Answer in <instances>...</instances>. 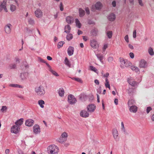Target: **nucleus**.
<instances>
[{"instance_id":"nucleus-48","label":"nucleus","mask_w":154,"mask_h":154,"mask_svg":"<svg viewBox=\"0 0 154 154\" xmlns=\"http://www.w3.org/2000/svg\"><path fill=\"white\" fill-rule=\"evenodd\" d=\"M152 108L150 106L147 107L146 108V112L148 114L152 110Z\"/></svg>"},{"instance_id":"nucleus-13","label":"nucleus","mask_w":154,"mask_h":154,"mask_svg":"<svg viewBox=\"0 0 154 154\" xmlns=\"http://www.w3.org/2000/svg\"><path fill=\"white\" fill-rule=\"evenodd\" d=\"M139 66L140 67L144 68L147 66L146 61L144 60H141L140 62Z\"/></svg>"},{"instance_id":"nucleus-28","label":"nucleus","mask_w":154,"mask_h":154,"mask_svg":"<svg viewBox=\"0 0 154 154\" xmlns=\"http://www.w3.org/2000/svg\"><path fill=\"white\" fill-rule=\"evenodd\" d=\"M38 104L42 108L44 107V105L45 104V102L42 100H40L38 101Z\"/></svg>"},{"instance_id":"nucleus-32","label":"nucleus","mask_w":154,"mask_h":154,"mask_svg":"<svg viewBox=\"0 0 154 154\" xmlns=\"http://www.w3.org/2000/svg\"><path fill=\"white\" fill-rule=\"evenodd\" d=\"M148 52L149 54L151 56H153L154 55V52L153 51V49L150 47L148 49Z\"/></svg>"},{"instance_id":"nucleus-49","label":"nucleus","mask_w":154,"mask_h":154,"mask_svg":"<svg viewBox=\"0 0 154 154\" xmlns=\"http://www.w3.org/2000/svg\"><path fill=\"white\" fill-rule=\"evenodd\" d=\"M59 7L60 8V10L61 11H62L63 10V4L62 2H61L60 3L59 5Z\"/></svg>"},{"instance_id":"nucleus-29","label":"nucleus","mask_w":154,"mask_h":154,"mask_svg":"<svg viewBox=\"0 0 154 154\" xmlns=\"http://www.w3.org/2000/svg\"><path fill=\"white\" fill-rule=\"evenodd\" d=\"M64 63L65 64L68 66L69 67H70L71 66V64L70 62L68 60V58L67 57H66L64 60Z\"/></svg>"},{"instance_id":"nucleus-17","label":"nucleus","mask_w":154,"mask_h":154,"mask_svg":"<svg viewBox=\"0 0 154 154\" xmlns=\"http://www.w3.org/2000/svg\"><path fill=\"white\" fill-rule=\"evenodd\" d=\"M108 19L110 21H114L116 18L115 15L113 13L110 14L108 16Z\"/></svg>"},{"instance_id":"nucleus-50","label":"nucleus","mask_w":154,"mask_h":154,"mask_svg":"<svg viewBox=\"0 0 154 154\" xmlns=\"http://www.w3.org/2000/svg\"><path fill=\"white\" fill-rule=\"evenodd\" d=\"M7 109V107L6 106H2V109H1V111L2 112H3L4 111H5Z\"/></svg>"},{"instance_id":"nucleus-51","label":"nucleus","mask_w":154,"mask_h":154,"mask_svg":"<svg viewBox=\"0 0 154 154\" xmlns=\"http://www.w3.org/2000/svg\"><path fill=\"white\" fill-rule=\"evenodd\" d=\"M136 30H134L133 32V37L134 38H135L136 37Z\"/></svg>"},{"instance_id":"nucleus-60","label":"nucleus","mask_w":154,"mask_h":154,"mask_svg":"<svg viewBox=\"0 0 154 154\" xmlns=\"http://www.w3.org/2000/svg\"><path fill=\"white\" fill-rule=\"evenodd\" d=\"M95 83L97 85H99V81L97 79H95L94 80Z\"/></svg>"},{"instance_id":"nucleus-46","label":"nucleus","mask_w":154,"mask_h":154,"mask_svg":"<svg viewBox=\"0 0 154 154\" xmlns=\"http://www.w3.org/2000/svg\"><path fill=\"white\" fill-rule=\"evenodd\" d=\"M138 3L139 5L141 7H143L144 6V3L143 2L142 0H138Z\"/></svg>"},{"instance_id":"nucleus-20","label":"nucleus","mask_w":154,"mask_h":154,"mask_svg":"<svg viewBox=\"0 0 154 154\" xmlns=\"http://www.w3.org/2000/svg\"><path fill=\"white\" fill-rule=\"evenodd\" d=\"M20 78L22 80H25L28 77V74L27 73H21L20 75Z\"/></svg>"},{"instance_id":"nucleus-55","label":"nucleus","mask_w":154,"mask_h":154,"mask_svg":"<svg viewBox=\"0 0 154 154\" xmlns=\"http://www.w3.org/2000/svg\"><path fill=\"white\" fill-rule=\"evenodd\" d=\"M113 59L112 57H109L108 59V60L109 62H111L113 60Z\"/></svg>"},{"instance_id":"nucleus-6","label":"nucleus","mask_w":154,"mask_h":154,"mask_svg":"<svg viewBox=\"0 0 154 154\" xmlns=\"http://www.w3.org/2000/svg\"><path fill=\"white\" fill-rule=\"evenodd\" d=\"M20 128L17 124L13 125L11 129V131L12 133L17 134L19 131Z\"/></svg>"},{"instance_id":"nucleus-9","label":"nucleus","mask_w":154,"mask_h":154,"mask_svg":"<svg viewBox=\"0 0 154 154\" xmlns=\"http://www.w3.org/2000/svg\"><path fill=\"white\" fill-rule=\"evenodd\" d=\"M88 111L91 112H93L95 109V106L93 104H90L87 107Z\"/></svg>"},{"instance_id":"nucleus-38","label":"nucleus","mask_w":154,"mask_h":154,"mask_svg":"<svg viewBox=\"0 0 154 154\" xmlns=\"http://www.w3.org/2000/svg\"><path fill=\"white\" fill-rule=\"evenodd\" d=\"M65 42L63 41H61L60 42L58 43L57 44V48L59 49L62 47L63 44H64Z\"/></svg>"},{"instance_id":"nucleus-3","label":"nucleus","mask_w":154,"mask_h":154,"mask_svg":"<svg viewBox=\"0 0 154 154\" xmlns=\"http://www.w3.org/2000/svg\"><path fill=\"white\" fill-rule=\"evenodd\" d=\"M120 61L121 63V67L122 68H124L125 67H128L130 65V62L127 60L125 61L123 58H120Z\"/></svg>"},{"instance_id":"nucleus-53","label":"nucleus","mask_w":154,"mask_h":154,"mask_svg":"<svg viewBox=\"0 0 154 154\" xmlns=\"http://www.w3.org/2000/svg\"><path fill=\"white\" fill-rule=\"evenodd\" d=\"M121 126H122L121 129H122V131H123L124 130H125V128L124 125L123 123L122 122H121Z\"/></svg>"},{"instance_id":"nucleus-26","label":"nucleus","mask_w":154,"mask_h":154,"mask_svg":"<svg viewBox=\"0 0 154 154\" xmlns=\"http://www.w3.org/2000/svg\"><path fill=\"white\" fill-rule=\"evenodd\" d=\"M79 16L80 17H83L85 14V11L81 8H79Z\"/></svg>"},{"instance_id":"nucleus-61","label":"nucleus","mask_w":154,"mask_h":154,"mask_svg":"<svg viewBox=\"0 0 154 154\" xmlns=\"http://www.w3.org/2000/svg\"><path fill=\"white\" fill-rule=\"evenodd\" d=\"M118 100L116 98L114 100V103L116 105L118 104Z\"/></svg>"},{"instance_id":"nucleus-44","label":"nucleus","mask_w":154,"mask_h":154,"mask_svg":"<svg viewBox=\"0 0 154 154\" xmlns=\"http://www.w3.org/2000/svg\"><path fill=\"white\" fill-rule=\"evenodd\" d=\"M133 102L134 101L133 100H129L128 101V104L129 107L130 106H132L133 105Z\"/></svg>"},{"instance_id":"nucleus-15","label":"nucleus","mask_w":154,"mask_h":154,"mask_svg":"<svg viewBox=\"0 0 154 154\" xmlns=\"http://www.w3.org/2000/svg\"><path fill=\"white\" fill-rule=\"evenodd\" d=\"M34 124V121L31 119H28L26 121L25 124L28 126L30 127Z\"/></svg>"},{"instance_id":"nucleus-45","label":"nucleus","mask_w":154,"mask_h":154,"mask_svg":"<svg viewBox=\"0 0 154 154\" xmlns=\"http://www.w3.org/2000/svg\"><path fill=\"white\" fill-rule=\"evenodd\" d=\"M66 140L62 138V137H60L58 140V141L60 143H63L65 141H66Z\"/></svg>"},{"instance_id":"nucleus-33","label":"nucleus","mask_w":154,"mask_h":154,"mask_svg":"<svg viewBox=\"0 0 154 154\" xmlns=\"http://www.w3.org/2000/svg\"><path fill=\"white\" fill-rule=\"evenodd\" d=\"M49 71H50L53 75L56 76H58L59 75L55 71L53 70L52 69H48Z\"/></svg>"},{"instance_id":"nucleus-30","label":"nucleus","mask_w":154,"mask_h":154,"mask_svg":"<svg viewBox=\"0 0 154 154\" xmlns=\"http://www.w3.org/2000/svg\"><path fill=\"white\" fill-rule=\"evenodd\" d=\"M96 55L97 57V58L100 60V61L102 63L103 61L102 60L103 59V55L101 54H96Z\"/></svg>"},{"instance_id":"nucleus-19","label":"nucleus","mask_w":154,"mask_h":154,"mask_svg":"<svg viewBox=\"0 0 154 154\" xmlns=\"http://www.w3.org/2000/svg\"><path fill=\"white\" fill-rule=\"evenodd\" d=\"M66 21L68 23L71 24L73 22L74 19L72 17L68 16L66 17Z\"/></svg>"},{"instance_id":"nucleus-59","label":"nucleus","mask_w":154,"mask_h":154,"mask_svg":"<svg viewBox=\"0 0 154 154\" xmlns=\"http://www.w3.org/2000/svg\"><path fill=\"white\" fill-rule=\"evenodd\" d=\"M85 10L87 14H90L89 9L88 8H86Z\"/></svg>"},{"instance_id":"nucleus-57","label":"nucleus","mask_w":154,"mask_h":154,"mask_svg":"<svg viewBox=\"0 0 154 154\" xmlns=\"http://www.w3.org/2000/svg\"><path fill=\"white\" fill-rule=\"evenodd\" d=\"M112 5L113 7H115L116 6V2L115 1H113L112 2Z\"/></svg>"},{"instance_id":"nucleus-41","label":"nucleus","mask_w":154,"mask_h":154,"mask_svg":"<svg viewBox=\"0 0 154 154\" xmlns=\"http://www.w3.org/2000/svg\"><path fill=\"white\" fill-rule=\"evenodd\" d=\"M16 67V65L15 64H11L9 65V68L10 69H14Z\"/></svg>"},{"instance_id":"nucleus-40","label":"nucleus","mask_w":154,"mask_h":154,"mask_svg":"<svg viewBox=\"0 0 154 154\" xmlns=\"http://www.w3.org/2000/svg\"><path fill=\"white\" fill-rule=\"evenodd\" d=\"M72 79L74 80L75 81L79 82L80 83H82V81L81 79L79 78H71Z\"/></svg>"},{"instance_id":"nucleus-16","label":"nucleus","mask_w":154,"mask_h":154,"mask_svg":"<svg viewBox=\"0 0 154 154\" xmlns=\"http://www.w3.org/2000/svg\"><path fill=\"white\" fill-rule=\"evenodd\" d=\"M74 51V48L73 47L69 46L67 50V53L68 55L69 56H72L73 54Z\"/></svg>"},{"instance_id":"nucleus-24","label":"nucleus","mask_w":154,"mask_h":154,"mask_svg":"<svg viewBox=\"0 0 154 154\" xmlns=\"http://www.w3.org/2000/svg\"><path fill=\"white\" fill-rule=\"evenodd\" d=\"M23 118H21L15 122V124L16 125L17 124L18 126L20 127L23 124Z\"/></svg>"},{"instance_id":"nucleus-23","label":"nucleus","mask_w":154,"mask_h":154,"mask_svg":"<svg viewBox=\"0 0 154 154\" xmlns=\"http://www.w3.org/2000/svg\"><path fill=\"white\" fill-rule=\"evenodd\" d=\"M64 29L65 32L67 33H69L71 30L70 26L69 25H67L65 27Z\"/></svg>"},{"instance_id":"nucleus-35","label":"nucleus","mask_w":154,"mask_h":154,"mask_svg":"<svg viewBox=\"0 0 154 154\" xmlns=\"http://www.w3.org/2000/svg\"><path fill=\"white\" fill-rule=\"evenodd\" d=\"M73 38V36L71 34H69L66 36V39L68 41H70Z\"/></svg>"},{"instance_id":"nucleus-4","label":"nucleus","mask_w":154,"mask_h":154,"mask_svg":"<svg viewBox=\"0 0 154 154\" xmlns=\"http://www.w3.org/2000/svg\"><path fill=\"white\" fill-rule=\"evenodd\" d=\"M68 101L70 104H73L76 103V100L73 95L70 94L68 96Z\"/></svg>"},{"instance_id":"nucleus-10","label":"nucleus","mask_w":154,"mask_h":154,"mask_svg":"<svg viewBox=\"0 0 154 154\" xmlns=\"http://www.w3.org/2000/svg\"><path fill=\"white\" fill-rule=\"evenodd\" d=\"M33 132L35 134H37L40 132V128L39 126L37 125H35L33 127Z\"/></svg>"},{"instance_id":"nucleus-43","label":"nucleus","mask_w":154,"mask_h":154,"mask_svg":"<svg viewBox=\"0 0 154 154\" xmlns=\"http://www.w3.org/2000/svg\"><path fill=\"white\" fill-rule=\"evenodd\" d=\"M67 136L68 135L67 134L66 132H64L62 134L61 136L60 137H62V138H63L64 139H65L66 140Z\"/></svg>"},{"instance_id":"nucleus-54","label":"nucleus","mask_w":154,"mask_h":154,"mask_svg":"<svg viewBox=\"0 0 154 154\" xmlns=\"http://www.w3.org/2000/svg\"><path fill=\"white\" fill-rule=\"evenodd\" d=\"M108 47V45L107 44H105L103 47V51H104L106 48Z\"/></svg>"},{"instance_id":"nucleus-63","label":"nucleus","mask_w":154,"mask_h":154,"mask_svg":"<svg viewBox=\"0 0 154 154\" xmlns=\"http://www.w3.org/2000/svg\"><path fill=\"white\" fill-rule=\"evenodd\" d=\"M83 38L85 41H86L88 40V38L85 36H83Z\"/></svg>"},{"instance_id":"nucleus-56","label":"nucleus","mask_w":154,"mask_h":154,"mask_svg":"<svg viewBox=\"0 0 154 154\" xmlns=\"http://www.w3.org/2000/svg\"><path fill=\"white\" fill-rule=\"evenodd\" d=\"M109 75V73L108 72H106V74H104V75H103V76L104 77H106V78H107L108 77Z\"/></svg>"},{"instance_id":"nucleus-47","label":"nucleus","mask_w":154,"mask_h":154,"mask_svg":"<svg viewBox=\"0 0 154 154\" xmlns=\"http://www.w3.org/2000/svg\"><path fill=\"white\" fill-rule=\"evenodd\" d=\"M38 61L40 62L43 63H46V62L43 59L41 58L40 57H38Z\"/></svg>"},{"instance_id":"nucleus-58","label":"nucleus","mask_w":154,"mask_h":154,"mask_svg":"<svg viewBox=\"0 0 154 154\" xmlns=\"http://www.w3.org/2000/svg\"><path fill=\"white\" fill-rule=\"evenodd\" d=\"M129 55L131 58L132 59L134 57V54L133 53L131 52L129 53Z\"/></svg>"},{"instance_id":"nucleus-8","label":"nucleus","mask_w":154,"mask_h":154,"mask_svg":"<svg viewBox=\"0 0 154 154\" xmlns=\"http://www.w3.org/2000/svg\"><path fill=\"white\" fill-rule=\"evenodd\" d=\"M35 14L36 17L38 18H41L43 15V13L39 8H38L35 11Z\"/></svg>"},{"instance_id":"nucleus-2","label":"nucleus","mask_w":154,"mask_h":154,"mask_svg":"<svg viewBox=\"0 0 154 154\" xmlns=\"http://www.w3.org/2000/svg\"><path fill=\"white\" fill-rule=\"evenodd\" d=\"M58 148L55 145H51L47 148V152L49 154H55L58 152Z\"/></svg>"},{"instance_id":"nucleus-11","label":"nucleus","mask_w":154,"mask_h":154,"mask_svg":"<svg viewBox=\"0 0 154 154\" xmlns=\"http://www.w3.org/2000/svg\"><path fill=\"white\" fill-rule=\"evenodd\" d=\"M89 113L85 110H82L80 112V116L82 117H88L89 116Z\"/></svg>"},{"instance_id":"nucleus-42","label":"nucleus","mask_w":154,"mask_h":154,"mask_svg":"<svg viewBox=\"0 0 154 154\" xmlns=\"http://www.w3.org/2000/svg\"><path fill=\"white\" fill-rule=\"evenodd\" d=\"M90 68L91 70L97 73V69L95 67L92 66H90Z\"/></svg>"},{"instance_id":"nucleus-62","label":"nucleus","mask_w":154,"mask_h":154,"mask_svg":"<svg viewBox=\"0 0 154 154\" xmlns=\"http://www.w3.org/2000/svg\"><path fill=\"white\" fill-rule=\"evenodd\" d=\"M105 86L106 88H108L109 89H110V86L109 84H105Z\"/></svg>"},{"instance_id":"nucleus-52","label":"nucleus","mask_w":154,"mask_h":154,"mask_svg":"<svg viewBox=\"0 0 154 154\" xmlns=\"http://www.w3.org/2000/svg\"><path fill=\"white\" fill-rule=\"evenodd\" d=\"M124 38L127 42L128 43L129 42L128 37V35H126L125 36Z\"/></svg>"},{"instance_id":"nucleus-5","label":"nucleus","mask_w":154,"mask_h":154,"mask_svg":"<svg viewBox=\"0 0 154 154\" xmlns=\"http://www.w3.org/2000/svg\"><path fill=\"white\" fill-rule=\"evenodd\" d=\"M90 44L91 47L93 48H97L99 47V45L97 41L95 39L91 40Z\"/></svg>"},{"instance_id":"nucleus-37","label":"nucleus","mask_w":154,"mask_h":154,"mask_svg":"<svg viewBox=\"0 0 154 154\" xmlns=\"http://www.w3.org/2000/svg\"><path fill=\"white\" fill-rule=\"evenodd\" d=\"M10 86L12 87H15V88H22V86L19 85L15 84H11L10 85Z\"/></svg>"},{"instance_id":"nucleus-21","label":"nucleus","mask_w":154,"mask_h":154,"mask_svg":"<svg viewBox=\"0 0 154 154\" xmlns=\"http://www.w3.org/2000/svg\"><path fill=\"white\" fill-rule=\"evenodd\" d=\"M58 93L60 96L62 97L63 96L64 94V91L62 88H60L58 90Z\"/></svg>"},{"instance_id":"nucleus-1","label":"nucleus","mask_w":154,"mask_h":154,"mask_svg":"<svg viewBox=\"0 0 154 154\" xmlns=\"http://www.w3.org/2000/svg\"><path fill=\"white\" fill-rule=\"evenodd\" d=\"M35 91L37 95L40 96H43L45 93L44 87L42 85L35 88Z\"/></svg>"},{"instance_id":"nucleus-34","label":"nucleus","mask_w":154,"mask_h":154,"mask_svg":"<svg viewBox=\"0 0 154 154\" xmlns=\"http://www.w3.org/2000/svg\"><path fill=\"white\" fill-rule=\"evenodd\" d=\"M75 23L76 25L78 27V28H80L81 27V23L79 21V20L77 19H76L75 20Z\"/></svg>"},{"instance_id":"nucleus-7","label":"nucleus","mask_w":154,"mask_h":154,"mask_svg":"<svg viewBox=\"0 0 154 154\" xmlns=\"http://www.w3.org/2000/svg\"><path fill=\"white\" fill-rule=\"evenodd\" d=\"M12 27V25L10 23H8L5 26L4 29L6 33L9 34L11 33Z\"/></svg>"},{"instance_id":"nucleus-31","label":"nucleus","mask_w":154,"mask_h":154,"mask_svg":"<svg viewBox=\"0 0 154 154\" xmlns=\"http://www.w3.org/2000/svg\"><path fill=\"white\" fill-rule=\"evenodd\" d=\"M131 69L133 71H135L136 72H138L139 71V68L134 66H131Z\"/></svg>"},{"instance_id":"nucleus-27","label":"nucleus","mask_w":154,"mask_h":154,"mask_svg":"<svg viewBox=\"0 0 154 154\" xmlns=\"http://www.w3.org/2000/svg\"><path fill=\"white\" fill-rule=\"evenodd\" d=\"M28 21L29 24L33 25L35 24L34 20L32 18H29L28 19Z\"/></svg>"},{"instance_id":"nucleus-18","label":"nucleus","mask_w":154,"mask_h":154,"mask_svg":"<svg viewBox=\"0 0 154 154\" xmlns=\"http://www.w3.org/2000/svg\"><path fill=\"white\" fill-rule=\"evenodd\" d=\"M112 134L114 138L116 140H118L119 139L118 133L116 129H114L113 130Z\"/></svg>"},{"instance_id":"nucleus-12","label":"nucleus","mask_w":154,"mask_h":154,"mask_svg":"<svg viewBox=\"0 0 154 154\" xmlns=\"http://www.w3.org/2000/svg\"><path fill=\"white\" fill-rule=\"evenodd\" d=\"M6 3L7 0H4L1 4L0 5V9L2 10V8H3L6 12L8 11L6 7Z\"/></svg>"},{"instance_id":"nucleus-64","label":"nucleus","mask_w":154,"mask_h":154,"mask_svg":"<svg viewBox=\"0 0 154 154\" xmlns=\"http://www.w3.org/2000/svg\"><path fill=\"white\" fill-rule=\"evenodd\" d=\"M134 0H129V2L130 3L131 5H133L134 4Z\"/></svg>"},{"instance_id":"nucleus-36","label":"nucleus","mask_w":154,"mask_h":154,"mask_svg":"<svg viewBox=\"0 0 154 154\" xmlns=\"http://www.w3.org/2000/svg\"><path fill=\"white\" fill-rule=\"evenodd\" d=\"M106 34L109 38H111L112 35V31H108L107 32Z\"/></svg>"},{"instance_id":"nucleus-14","label":"nucleus","mask_w":154,"mask_h":154,"mask_svg":"<svg viewBox=\"0 0 154 154\" xmlns=\"http://www.w3.org/2000/svg\"><path fill=\"white\" fill-rule=\"evenodd\" d=\"M137 109L138 108L136 106L132 105L130 106L129 110L131 112L135 113L137 112Z\"/></svg>"},{"instance_id":"nucleus-25","label":"nucleus","mask_w":154,"mask_h":154,"mask_svg":"<svg viewBox=\"0 0 154 154\" xmlns=\"http://www.w3.org/2000/svg\"><path fill=\"white\" fill-rule=\"evenodd\" d=\"M129 84L133 86H135L137 85L136 82L132 79H129L128 80Z\"/></svg>"},{"instance_id":"nucleus-22","label":"nucleus","mask_w":154,"mask_h":154,"mask_svg":"<svg viewBox=\"0 0 154 154\" xmlns=\"http://www.w3.org/2000/svg\"><path fill=\"white\" fill-rule=\"evenodd\" d=\"M102 7V5L100 2H98L95 5V7L96 9L99 10Z\"/></svg>"},{"instance_id":"nucleus-39","label":"nucleus","mask_w":154,"mask_h":154,"mask_svg":"<svg viewBox=\"0 0 154 154\" xmlns=\"http://www.w3.org/2000/svg\"><path fill=\"white\" fill-rule=\"evenodd\" d=\"M16 8V6L14 5H10V9L11 11L12 12L14 11Z\"/></svg>"}]
</instances>
